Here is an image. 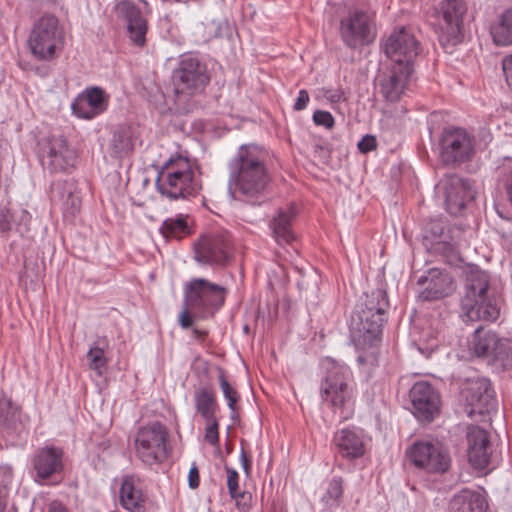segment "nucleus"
Returning <instances> with one entry per match:
<instances>
[{
	"label": "nucleus",
	"instance_id": "f257e3e1",
	"mask_svg": "<svg viewBox=\"0 0 512 512\" xmlns=\"http://www.w3.org/2000/svg\"><path fill=\"white\" fill-rule=\"evenodd\" d=\"M269 182L264 154L256 146H241L229 163V191L254 202L264 193Z\"/></svg>",
	"mask_w": 512,
	"mask_h": 512
},
{
	"label": "nucleus",
	"instance_id": "f03ea898",
	"mask_svg": "<svg viewBox=\"0 0 512 512\" xmlns=\"http://www.w3.org/2000/svg\"><path fill=\"white\" fill-rule=\"evenodd\" d=\"M490 276L477 266L465 271L464 292L461 297V316L464 321H490L500 315L499 303L489 291Z\"/></svg>",
	"mask_w": 512,
	"mask_h": 512
},
{
	"label": "nucleus",
	"instance_id": "7ed1b4c3",
	"mask_svg": "<svg viewBox=\"0 0 512 512\" xmlns=\"http://www.w3.org/2000/svg\"><path fill=\"white\" fill-rule=\"evenodd\" d=\"M325 375L320 386V396L324 404L340 413L341 420H347L354 413L355 393L351 385L352 372L349 366L332 358L322 361Z\"/></svg>",
	"mask_w": 512,
	"mask_h": 512
},
{
	"label": "nucleus",
	"instance_id": "20e7f679",
	"mask_svg": "<svg viewBox=\"0 0 512 512\" xmlns=\"http://www.w3.org/2000/svg\"><path fill=\"white\" fill-rule=\"evenodd\" d=\"M156 188L163 197L179 200L196 196L202 186L193 163L187 157L175 154L158 171Z\"/></svg>",
	"mask_w": 512,
	"mask_h": 512
},
{
	"label": "nucleus",
	"instance_id": "39448f33",
	"mask_svg": "<svg viewBox=\"0 0 512 512\" xmlns=\"http://www.w3.org/2000/svg\"><path fill=\"white\" fill-rule=\"evenodd\" d=\"M65 43V35L57 17L41 16L32 26L28 36V47L34 58L41 61L56 59Z\"/></svg>",
	"mask_w": 512,
	"mask_h": 512
},
{
	"label": "nucleus",
	"instance_id": "423d86ee",
	"mask_svg": "<svg viewBox=\"0 0 512 512\" xmlns=\"http://www.w3.org/2000/svg\"><path fill=\"white\" fill-rule=\"evenodd\" d=\"M227 289L205 278H192L184 285L185 305L198 319L212 317L225 303Z\"/></svg>",
	"mask_w": 512,
	"mask_h": 512
},
{
	"label": "nucleus",
	"instance_id": "0eeeda50",
	"mask_svg": "<svg viewBox=\"0 0 512 512\" xmlns=\"http://www.w3.org/2000/svg\"><path fill=\"white\" fill-rule=\"evenodd\" d=\"M167 439V429L160 422L139 427L133 440L137 459L146 466L162 463L167 458Z\"/></svg>",
	"mask_w": 512,
	"mask_h": 512
},
{
	"label": "nucleus",
	"instance_id": "6e6552de",
	"mask_svg": "<svg viewBox=\"0 0 512 512\" xmlns=\"http://www.w3.org/2000/svg\"><path fill=\"white\" fill-rule=\"evenodd\" d=\"M173 82L177 95L198 93L209 83L207 67L197 56L184 54L173 71Z\"/></svg>",
	"mask_w": 512,
	"mask_h": 512
},
{
	"label": "nucleus",
	"instance_id": "1a4fd4ad",
	"mask_svg": "<svg viewBox=\"0 0 512 512\" xmlns=\"http://www.w3.org/2000/svg\"><path fill=\"white\" fill-rule=\"evenodd\" d=\"M475 154V139L462 128H447L440 139V158L446 165H459Z\"/></svg>",
	"mask_w": 512,
	"mask_h": 512
},
{
	"label": "nucleus",
	"instance_id": "9d476101",
	"mask_svg": "<svg viewBox=\"0 0 512 512\" xmlns=\"http://www.w3.org/2000/svg\"><path fill=\"white\" fill-rule=\"evenodd\" d=\"M411 462L431 474H443L450 467L451 459L447 450L436 441L420 440L407 451Z\"/></svg>",
	"mask_w": 512,
	"mask_h": 512
},
{
	"label": "nucleus",
	"instance_id": "9b49d317",
	"mask_svg": "<svg viewBox=\"0 0 512 512\" xmlns=\"http://www.w3.org/2000/svg\"><path fill=\"white\" fill-rule=\"evenodd\" d=\"M39 158L42 166L50 172H67L76 161L75 151L62 136L43 139L39 144Z\"/></svg>",
	"mask_w": 512,
	"mask_h": 512
},
{
	"label": "nucleus",
	"instance_id": "f8f14e48",
	"mask_svg": "<svg viewBox=\"0 0 512 512\" xmlns=\"http://www.w3.org/2000/svg\"><path fill=\"white\" fill-rule=\"evenodd\" d=\"M384 52L392 64L414 68V61L421 52V45L411 30L401 27L395 29L386 39Z\"/></svg>",
	"mask_w": 512,
	"mask_h": 512
},
{
	"label": "nucleus",
	"instance_id": "ddd939ff",
	"mask_svg": "<svg viewBox=\"0 0 512 512\" xmlns=\"http://www.w3.org/2000/svg\"><path fill=\"white\" fill-rule=\"evenodd\" d=\"M231 238L227 232L203 236L194 245V258L200 264L225 265L230 258Z\"/></svg>",
	"mask_w": 512,
	"mask_h": 512
},
{
	"label": "nucleus",
	"instance_id": "4468645a",
	"mask_svg": "<svg viewBox=\"0 0 512 512\" xmlns=\"http://www.w3.org/2000/svg\"><path fill=\"white\" fill-rule=\"evenodd\" d=\"M435 11L446 41L452 44L460 42L463 19L467 12L466 2L464 0H441Z\"/></svg>",
	"mask_w": 512,
	"mask_h": 512
},
{
	"label": "nucleus",
	"instance_id": "2eb2a0df",
	"mask_svg": "<svg viewBox=\"0 0 512 512\" xmlns=\"http://www.w3.org/2000/svg\"><path fill=\"white\" fill-rule=\"evenodd\" d=\"M372 18L366 11L354 9L340 20V37L350 48L367 43L371 38Z\"/></svg>",
	"mask_w": 512,
	"mask_h": 512
},
{
	"label": "nucleus",
	"instance_id": "dca6fc26",
	"mask_svg": "<svg viewBox=\"0 0 512 512\" xmlns=\"http://www.w3.org/2000/svg\"><path fill=\"white\" fill-rule=\"evenodd\" d=\"M437 188L443 192L446 209L451 215H458L476 195L468 180L454 174L445 176Z\"/></svg>",
	"mask_w": 512,
	"mask_h": 512
},
{
	"label": "nucleus",
	"instance_id": "f3484780",
	"mask_svg": "<svg viewBox=\"0 0 512 512\" xmlns=\"http://www.w3.org/2000/svg\"><path fill=\"white\" fill-rule=\"evenodd\" d=\"M461 393L466 404L471 407L468 412L470 416L489 413L497 406L494 391L486 378L469 380Z\"/></svg>",
	"mask_w": 512,
	"mask_h": 512
},
{
	"label": "nucleus",
	"instance_id": "a211bd4d",
	"mask_svg": "<svg viewBox=\"0 0 512 512\" xmlns=\"http://www.w3.org/2000/svg\"><path fill=\"white\" fill-rule=\"evenodd\" d=\"M35 481L42 483L64 468V452L62 448L46 445L35 451L31 458Z\"/></svg>",
	"mask_w": 512,
	"mask_h": 512
},
{
	"label": "nucleus",
	"instance_id": "6ab92c4d",
	"mask_svg": "<svg viewBox=\"0 0 512 512\" xmlns=\"http://www.w3.org/2000/svg\"><path fill=\"white\" fill-rule=\"evenodd\" d=\"M115 12L127 23L129 39L133 44L142 47L146 43L148 22L143 17L140 8L133 0H116Z\"/></svg>",
	"mask_w": 512,
	"mask_h": 512
},
{
	"label": "nucleus",
	"instance_id": "aec40b11",
	"mask_svg": "<svg viewBox=\"0 0 512 512\" xmlns=\"http://www.w3.org/2000/svg\"><path fill=\"white\" fill-rule=\"evenodd\" d=\"M414 68L407 65L392 64L380 79V93L387 102L400 100L412 77Z\"/></svg>",
	"mask_w": 512,
	"mask_h": 512
},
{
	"label": "nucleus",
	"instance_id": "412c9836",
	"mask_svg": "<svg viewBox=\"0 0 512 512\" xmlns=\"http://www.w3.org/2000/svg\"><path fill=\"white\" fill-rule=\"evenodd\" d=\"M410 399L418 419L431 421L438 413L439 395L430 383L416 382L410 390Z\"/></svg>",
	"mask_w": 512,
	"mask_h": 512
},
{
	"label": "nucleus",
	"instance_id": "4be33fe9",
	"mask_svg": "<svg viewBox=\"0 0 512 512\" xmlns=\"http://www.w3.org/2000/svg\"><path fill=\"white\" fill-rule=\"evenodd\" d=\"M119 503L128 512L146 511L147 493L139 476L126 474L120 478Z\"/></svg>",
	"mask_w": 512,
	"mask_h": 512
},
{
	"label": "nucleus",
	"instance_id": "5701e85b",
	"mask_svg": "<svg viewBox=\"0 0 512 512\" xmlns=\"http://www.w3.org/2000/svg\"><path fill=\"white\" fill-rule=\"evenodd\" d=\"M387 320L383 315H362V311L352 312L349 330L353 341L359 344L372 343L381 334L384 322Z\"/></svg>",
	"mask_w": 512,
	"mask_h": 512
},
{
	"label": "nucleus",
	"instance_id": "b1692460",
	"mask_svg": "<svg viewBox=\"0 0 512 512\" xmlns=\"http://www.w3.org/2000/svg\"><path fill=\"white\" fill-rule=\"evenodd\" d=\"M108 106V96L99 87L86 88L72 102V113L81 119H93L103 113Z\"/></svg>",
	"mask_w": 512,
	"mask_h": 512
},
{
	"label": "nucleus",
	"instance_id": "393cba45",
	"mask_svg": "<svg viewBox=\"0 0 512 512\" xmlns=\"http://www.w3.org/2000/svg\"><path fill=\"white\" fill-rule=\"evenodd\" d=\"M333 445L337 455L347 460L361 458L365 453L364 434L358 428H343L335 432Z\"/></svg>",
	"mask_w": 512,
	"mask_h": 512
},
{
	"label": "nucleus",
	"instance_id": "a878e982",
	"mask_svg": "<svg viewBox=\"0 0 512 512\" xmlns=\"http://www.w3.org/2000/svg\"><path fill=\"white\" fill-rule=\"evenodd\" d=\"M418 284L425 285L418 296L422 301H432L446 297L455 289L454 281L449 273L438 269H431L427 276L418 280Z\"/></svg>",
	"mask_w": 512,
	"mask_h": 512
},
{
	"label": "nucleus",
	"instance_id": "bb28decb",
	"mask_svg": "<svg viewBox=\"0 0 512 512\" xmlns=\"http://www.w3.org/2000/svg\"><path fill=\"white\" fill-rule=\"evenodd\" d=\"M468 459L477 469L486 468L490 460V441L486 430L469 426L467 431Z\"/></svg>",
	"mask_w": 512,
	"mask_h": 512
},
{
	"label": "nucleus",
	"instance_id": "cd10ccee",
	"mask_svg": "<svg viewBox=\"0 0 512 512\" xmlns=\"http://www.w3.org/2000/svg\"><path fill=\"white\" fill-rule=\"evenodd\" d=\"M449 512H488V504L482 493L465 488L452 497Z\"/></svg>",
	"mask_w": 512,
	"mask_h": 512
},
{
	"label": "nucleus",
	"instance_id": "c85d7f7f",
	"mask_svg": "<svg viewBox=\"0 0 512 512\" xmlns=\"http://www.w3.org/2000/svg\"><path fill=\"white\" fill-rule=\"evenodd\" d=\"M295 217V208L290 206L286 209H279L277 215L271 220L270 228L279 245H288L294 241L295 235L292 230V222Z\"/></svg>",
	"mask_w": 512,
	"mask_h": 512
},
{
	"label": "nucleus",
	"instance_id": "c756f323",
	"mask_svg": "<svg viewBox=\"0 0 512 512\" xmlns=\"http://www.w3.org/2000/svg\"><path fill=\"white\" fill-rule=\"evenodd\" d=\"M451 240H446L444 235V224L441 220H432L425 227L424 239L436 245L437 250L443 251L445 254H454L457 251L456 243L459 241L454 239L455 234H459L458 229H450L448 231Z\"/></svg>",
	"mask_w": 512,
	"mask_h": 512
},
{
	"label": "nucleus",
	"instance_id": "7c9ffc66",
	"mask_svg": "<svg viewBox=\"0 0 512 512\" xmlns=\"http://www.w3.org/2000/svg\"><path fill=\"white\" fill-rule=\"evenodd\" d=\"M498 337L495 332L479 327L473 332L469 340V351L476 357L483 358L489 362Z\"/></svg>",
	"mask_w": 512,
	"mask_h": 512
},
{
	"label": "nucleus",
	"instance_id": "2f4dec72",
	"mask_svg": "<svg viewBox=\"0 0 512 512\" xmlns=\"http://www.w3.org/2000/svg\"><path fill=\"white\" fill-rule=\"evenodd\" d=\"M389 307L387 292L383 289H375L366 293L356 305L355 310L362 311V315H383L386 316Z\"/></svg>",
	"mask_w": 512,
	"mask_h": 512
},
{
	"label": "nucleus",
	"instance_id": "473e14b6",
	"mask_svg": "<svg viewBox=\"0 0 512 512\" xmlns=\"http://www.w3.org/2000/svg\"><path fill=\"white\" fill-rule=\"evenodd\" d=\"M194 404L196 412L201 415L204 420H212L216 417L219 409L216 393L210 387H199L194 392Z\"/></svg>",
	"mask_w": 512,
	"mask_h": 512
},
{
	"label": "nucleus",
	"instance_id": "72a5a7b5",
	"mask_svg": "<svg viewBox=\"0 0 512 512\" xmlns=\"http://www.w3.org/2000/svg\"><path fill=\"white\" fill-rule=\"evenodd\" d=\"M491 36L497 45H512V6L504 10L492 24Z\"/></svg>",
	"mask_w": 512,
	"mask_h": 512
},
{
	"label": "nucleus",
	"instance_id": "f704fd0d",
	"mask_svg": "<svg viewBox=\"0 0 512 512\" xmlns=\"http://www.w3.org/2000/svg\"><path fill=\"white\" fill-rule=\"evenodd\" d=\"M133 131L129 126L118 127L111 138L110 149L114 157L121 158L133 150Z\"/></svg>",
	"mask_w": 512,
	"mask_h": 512
},
{
	"label": "nucleus",
	"instance_id": "c9c22d12",
	"mask_svg": "<svg viewBox=\"0 0 512 512\" xmlns=\"http://www.w3.org/2000/svg\"><path fill=\"white\" fill-rule=\"evenodd\" d=\"M488 364L497 370H508L512 368V340L498 337L493 354Z\"/></svg>",
	"mask_w": 512,
	"mask_h": 512
},
{
	"label": "nucleus",
	"instance_id": "e433bc0d",
	"mask_svg": "<svg viewBox=\"0 0 512 512\" xmlns=\"http://www.w3.org/2000/svg\"><path fill=\"white\" fill-rule=\"evenodd\" d=\"M160 233L165 238L182 239L187 236L190 233L187 216L178 214L167 218L160 227Z\"/></svg>",
	"mask_w": 512,
	"mask_h": 512
},
{
	"label": "nucleus",
	"instance_id": "4c0bfd02",
	"mask_svg": "<svg viewBox=\"0 0 512 512\" xmlns=\"http://www.w3.org/2000/svg\"><path fill=\"white\" fill-rule=\"evenodd\" d=\"M343 494L344 480L340 476H335L327 483L321 502L327 509H336L341 505Z\"/></svg>",
	"mask_w": 512,
	"mask_h": 512
},
{
	"label": "nucleus",
	"instance_id": "58836bf2",
	"mask_svg": "<svg viewBox=\"0 0 512 512\" xmlns=\"http://www.w3.org/2000/svg\"><path fill=\"white\" fill-rule=\"evenodd\" d=\"M497 185L505 191L506 198L512 206V158L504 157L495 168Z\"/></svg>",
	"mask_w": 512,
	"mask_h": 512
},
{
	"label": "nucleus",
	"instance_id": "ea45409f",
	"mask_svg": "<svg viewBox=\"0 0 512 512\" xmlns=\"http://www.w3.org/2000/svg\"><path fill=\"white\" fill-rule=\"evenodd\" d=\"M13 478L12 466L9 464L0 465V512H17L14 507L7 509V499Z\"/></svg>",
	"mask_w": 512,
	"mask_h": 512
},
{
	"label": "nucleus",
	"instance_id": "a19ab883",
	"mask_svg": "<svg viewBox=\"0 0 512 512\" xmlns=\"http://www.w3.org/2000/svg\"><path fill=\"white\" fill-rule=\"evenodd\" d=\"M227 474V487L230 496L236 501V505L243 511L248 510L249 505L246 503L247 494L239 490V474L238 472L229 467L225 466Z\"/></svg>",
	"mask_w": 512,
	"mask_h": 512
},
{
	"label": "nucleus",
	"instance_id": "79ce46f5",
	"mask_svg": "<svg viewBox=\"0 0 512 512\" xmlns=\"http://www.w3.org/2000/svg\"><path fill=\"white\" fill-rule=\"evenodd\" d=\"M89 368L102 376L106 370L108 360L105 357V351L98 346L91 347L87 352Z\"/></svg>",
	"mask_w": 512,
	"mask_h": 512
},
{
	"label": "nucleus",
	"instance_id": "37998d69",
	"mask_svg": "<svg viewBox=\"0 0 512 512\" xmlns=\"http://www.w3.org/2000/svg\"><path fill=\"white\" fill-rule=\"evenodd\" d=\"M218 380L220 389L227 401L228 408L231 411V416L233 417L237 410L236 404L240 398L239 394L237 390L228 382L223 371H220Z\"/></svg>",
	"mask_w": 512,
	"mask_h": 512
},
{
	"label": "nucleus",
	"instance_id": "c03bdc74",
	"mask_svg": "<svg viewBox=\"0 0 512 512\" xmlns=\"http://www.w3.org/2000/svg\"><path fill=\"white\" fill-rule=\"evenodd\" d=\"M160 1L162 2V9H163V13L160 16V20L165 21L167 24L174 22L179 14H178V12H175L173 10L167 11V9L165 7L166 5L172 4V3H182L185 5H188L190 2L197 4V5H201L203 3V0H160Z\"/></svg>",
	"mask_w": 512,
	"mask_h": 512
},
{
	"label": "nucleus",
	"instance_id": "a18cd8bd",
	"mask_svg": "<svg viewBox=\"0 0 512 512\" xmlns=\"http://www.w3.org/2000/svg\"><path fill=\"white\" fill-rule=\"evenodd\" d=\"M15 216L11 209L3 208L0 210V231L8 233L15 227Z\"/></svg>",
	"mask_w": 512,
	"mask_h": 512
},
{
	"label": "nucleus",
	"instance_id": "49530a36",
	"mask_svg": "<svg viewBox=\"0 0 512 512\" xmlns=\"http://www.w3.org/2000/svg\"><path fill=\"white\" fill-rule=\"evenodd\" d=\"M207 426L205 428V440L211 445H216L219 442V423L217 418L212 420H205Z\"/></svg>",
	"mask_w": 512,
	"mask_h": 512
},
{
	"label": "nucleus",
	"instance_id": "de8ad7c7",
	"mask_svg": "<svg viewBox=\"0 0 512 512\" xmlns=\"http://www.w3.org/2000/svg\"><path fill=\"white\" fill-rule=\"evenodd\" d=\"M312 119L315 125L323 126L326 129H332L335 124V120L332 114L324 110H316L313 113Z\"/></svg>",
	"mask_w": 512,
	"mask_h": 512
},
{
	"label": "nucleus",
	"instance_id": "09e8293b",
	"mask_svg": "<svg viewBox=\"0 0 512 512\" xmlns=\"http://www.w3.org/2000/svg\"><path fill=\"white\" fill-rule=\"evenodd\" d=\"M16 408L12 405L10 399L5 396L0 397V421L5 422L15 415Z\"/></svg>",
	"mask_w": 512,
	"mask_h": 512
},
{
	"label": "nucleus",
	"instance_id": "8fccbe9b",
	"mask_svg": "<svg viewBox=\"0 0 512 512\" xmlns=\"http://www.w3.org/2000/svg\"><path fill=\"white\" fill-rule=\"evenodd\" d=\"M501 64L505 82L508 88L512 91V53L504 56Z\"/></svg>",
	"mask_w": 512,
	"mask_h": 512
},
{
	"label": "nucleus",
	"instance_id": "3c124183",
	"mask_svg": "<svg viewBox=\"0 0 512 512\" xmlns=\"http://www.w3.org/2000/svg\"><path fill=\"white\" fill-rule=\"evenodd\" d=\"M358 149L362 153H368L370 151H373L377 147V141L376 138L372 135H365L362 137V139L357 144Z\"/></svg>",
	"mask_w": 512,
	"mask_h": 512
},
{
	"label": "nucleus",
	"instance_id": "603ef678",
	"mask_svg": "<svg viewBox=\"0 0 512 512\" xmlns=\"http://www.w3.org/2000/svg\"><path fill=\"white\" fill-rule=\"evenodd\" d=\"M197 318L193 312L187 307V305H185V308L183 309V311L180 313L179 315V318H178V321H179V324L180 326L183 328V329H188L192 326L193 324V319Z\"/></svg>",
	"mask_w": 512,
	"mask_h": 512
},
{
	"label": "nucleus",
	"instance_id": "864d4df0",
	"mask_svg": "<svg viewBox=\"0 0 512 512\" xmlns=\"http://www.w3.org/2000/svg\"><path fill=\"white\" fill-rule=\"evenodd\" d=\"M309 101H310V97H309L307 90L301 89L298 92V96L293 105V109L295 111H302L307 107Z\"/></svg>",
	"mask_w": 512,
	"mask_h": 512
},
{
	"label": "nucleus",
	"instance_id": "5fc2aeb1",
	"mask_svg": "<svg viewBox=\"0 0 512 512\" xmlns=\"http://www.w3.org/2000/svg\"><path fill=\"white\" fill-rule=\"evenodd\" d=\"M188 484L191 489H196L200 484L199 470L195 464H193L188 473Z\"/></svg>",
	"mask_w": 512,
	"mask_h": 512
},
{
	"label": "nucleus",
	"instance_id": "6e6d98bb",
	"mask_svg": "<svg viewBox=\"0 0 512 512\" xmlns=\"http://www.w3.org/2000/svg\"><path fill=\"white\" fill-rule=\"evenodd\" d=\"M325 96L331 103H339L345 100L344 92L339 89L329 90L325 93Z\"/></svg>",
	"mask_w": 512,
	"mask_h": 512
},
{
	"label": "nucleus",
	"instance_id": "4d7b16f0",
	"mask_svg": "<svg viewBox=\"0 0 512 512\" xmlns=\"http://www.w3.org/2000/svg\"><path fill=\"white\" fill-rule=\"evenodd\" d=\"M48 512H68V510L61 502L53 501L48 506Z\"/></svg>",
	"mask_w": 512,
	"mask_h": 512
},
{
	"label": "nucleus",
	"instance_id": "13d9d810",
	"mask_svg": "<svg viewBox=\"0 0 512 512\" xmlns=\"http://www.w3.org/2000/svg\"><path fill=\"white\" fill-rule=\"evenodd\" d=\"M240 460H241V463H242L244 471L248 475L250 467H251V462L247 459V457L245 455V452L243 450H242L241 455H240Z\"/></svg>",
	"mask_w": 512,
	"mask_h": 512
},
{
	"label": "nucleus",
	"instance_id": "bf43d9fd",
	"mask_svg": "<svg viewBox=\"0 0 512 512\" xmlns=\"http://www.w3.org/2000/svg\"><path fill=\"white\" fill-rule=\"evenodd\" d=\"M62 187V183L57 182L52 185V199H56V191Z\"/></svg>",
	"mask_w": 512,
	"mask_h": 512
}]
</instances>
